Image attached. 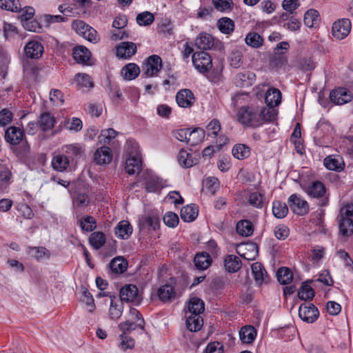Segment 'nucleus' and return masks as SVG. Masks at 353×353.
Listing matches in <instances>:
<instances>
[{
  "mask_svg": "<svg viewBox=\"0 0 353 353\" xmlns=\"http://www.w3.org/2000/svg\"><path fill=\"white\" fill-rule=\"evenodd\" d=\"M5 139L14 152L25 155L30 151V145L26 139L24 132L16 126L9 127L5 132Z\"/></svg>",
  "mask_w": 353,
  "mask_h": 353,
  "instance_id": "1",
  "label": "nucleus"
},
{
  "mask_svg": "<svg viewBox=\"0 0 353 353\" xmlns=\"http://www.w3.org/2000/svg\"><path fill=\"white\" fill-rule=\"evenodd\" d=\"M258 106H243L238 110L237 121L246 128H256L261 125Z\"/></svg>",
  "mask_w": 353,
  "mask_h": 353,
  "instance_id": "2",
  "label": "nucleus"
},
{
  "mask_svg": "<svg viewBox=\"0 0 353 353\" xmlns=\"http://www.w3.org/2000/svg\"><path fill=\"white\" fill-rule=\"evenodd\" d=\"M120 301L131 302L137 305L142 300V296L139 294V290L135 285L128 284L120 290Z\"/></svg>",
  "mask_w": 353,
  "mask_h": 353,
  "instance_id": "3",
  "label": "nucleus"
},
{
  "mask_svg": "<svg viewBox=\"0 0 353 353\" xmlns=\"http://www.w3.org/2000/svg\"><path fill=\"white\" fill-rule=\"evenodd\" d=\"M192 63L201 73L208 72L212 65L210 56L205 51L194 52L192 55Z\"/></svg>",
  "mask_w": 353,
  "mask_h": 353,
  "instance_id": "4",
  "label": "nucleus"
},
{
  "mask_svg": "<svg viewBox=\"0 0 353 353\" xmlns=\"http://www.w3.org/2000/svg\"><path fill=\"white\" fill-rule=\"evenodd\" d=\"M162 68L161 58L158 55L150 56L143 65V72L147 77L156 75Z\"/></svg>",
  "mask_w": 353,
  "mask_h": 353,
  "instance_id": "5",
  "label": "nucleus"
},
{
  "mask_svg": "<svg viewBox=\"0 0 353 353\" xmlns=\"http://www.w3.org/2000/svg\"><path fill=\"white\" fill-rule=\"evenodd\" d=\"M319 310L312 303H303L299 309V316L305 322H314L319 316Z\"/></svg>",
  "mask_w": 353,
  "mask_h": 353,
  "instance_id": "6",
  "label": "nucleus"
},
{
  "mask_svg": "<svg viewBox=\"0 0 353 353\" xmlns=\"http://www.w3.org/2000/svg\"><path fill=\"white\" fill-rule=\"evenodd\" d=\"M351 30V22L347 19H339L332 26V34L337 39L346 37Z\"/></svg>",
  "mask_w": 353,
  "mask_h": 353,
  "instance_id": "7",
  "label": "nucleus"
},
{
  "mask_svg": "<svg viewBox=\"0 0 353 353\" xmlns=\"http://www.w3.org/2000/svg\"><path fill=\"white\" fill-rule=\"evenodd\" d=\"M288 204L292 211L297 215L303 216L309 211V205L306 201L292 194L288 199Z\"/></svg>",
  "mask_w": 353,
  "mask_h": 353,
  "instance_id": "8",
  "label": "nucleus"
},
{
  "mask_svg": "<svg viewBox=\"0 0 353 353\" xmlns=\"http://www.w3.org/2000/svg\"><path fill=\"white\" fill-rule=\"evenodd\" d=\"M330 98L334 103L336 105H343L352 100V94L347 88H339L330 92Z\"/></svg>",
  "mask_w": 353,
  "mask_h": 353,
  "instance_id": "9",
  "label": "nucleus"
},
{
  "mask_svg": "<svg viewBox=\"0 0 353 353\" xmlns=\"http://www.w3.org/2000/svg\"><path fill=\"white\" fill-rule=\"evenodd\" d=\"M176 101L181 108H190L194 103L195 97L190 90L183 89L176 93Z\"/></svg>",
  "mask_w": 353,
  "mask_h": 353,
  "instance_id": "10",
  "label": "nucleus"
},
{
  "mask_svg": "<svg viewBox=\"0 0 353 353\" xmlns=\"http://www.w3.org/2000/svg\"><path fill=\"white\" fill-rule=\"evenodd\" d=\"M141 159L138 152L130 154L125 162V170L130 174L138 173L141 170Z\"/></svg>",
  "mask_w": 353,
  "mask_h": 353,
  "instance_id": "11",
  "label": "nucleus"
},
{
  "mask_svg": "<svg viewBox=\"0 0 353 353\" xmlns=\"http://www.w3.org/2000/svg\"><path fill=\"white\" fill-rule=\"evenodd\" d=\"M25 53L28 58L39 59L44 51L42 44L37 41H30L25 46Z\"/></svg>",
  "mask_w": 353,
  "mask_h": 353,
  "instance_id": "12",
  "label": "nucleus"
},
{
  "mask_svg": "<svg viewBox=\"0 0 353 353\" xmlns=\"http://www.w3.org/2000/svg\"><path fill=\"white\" fill-rule=\"evenodd\" d=\"M74 59L80 64L89 65L91 52L87 48L83 46H78L74 48L72 52Z\"/></svg>",
  "mask_w": 353,
  "mask_h": 353,
  "instance_id": "13",
  "label": "nucleus"
},
{
  "mask_svg": "<svg viewBox=\"0 0 353 353\" xmlns=\"http://www.w3.org/2000/svg\"><path fill=\"white\" fill-rule=\"evenodd\" d=\"M164 187V182L158 176L147 175L145 177V188L147 192H160Z\"/></svg>",
  "mask_w": 353,
  "mask_h": 353,
  "instance_id": "14",
  "label": "nucleus"
},
{
  "mask_svg": "<svg viewBox=\"0 0 353 353\" xmlns=\"http://www.w3.org/2000/svg\"><path fill=\"white\" fill-rule=\"evenodd\" d=\"M178 161L183 168H191L199 163L198 155L188 153L184 149H181L178 154Z\"/></svg>",
  "mask_w": 353,
  "mask_h": 353,
  "instance_id": "15",
  "label": "nucleus"
},
{
  "mask_svg": "<svg viewBox=\"0 0 353 353\" xmlns=\"http://www.w3.org/2000/svg\"><path fill=\"white\" fill-rule=\"evenodd\" d=\"M255 80V74L250 71L239 73L234 79L235 85L241 88L251 86Z\"/></svg>",
  "mask_w": 353,
  "mask_h": 353,
  "instance_id": "16",
  "label": "nucleus"
},
{
  "mask_svg": "<svg viewBox=\"0 0 353 353\" xmlns=\"http://www.w3.org/2000/svg\"><path fill=\"white\" fill-rule=\"evenodd\" d=\"M137 52V46L133 42H121L117 48V54L119 57L128 59Z\"/></svg>",
  "mask_w": 353,
  "mask_h": 353,
  "instance_id": "17",
  "label": "nucleus"
},
{
  "mask_svg": "<svg viewBox=\"0 0 353 353\" xmlns=\"http://www.w3.org/2000/svg\"><path fill=\"white\" fill-rule=\"evenodd\" d=\"M239 247L241 251H238V253L245 259L252 261L258 255V246L255 243H243Z\"/></svg>",
  "mask_w": 353,
  "mask_h": 353,
  "instance_id": "18",
  "label": "nucleus"
},
{
  "mask_svg": "<svg viewBox=\"0 0 353 353\" xmlns=\"http://www.w3.org/2000/svg\"><path fill=\"white\" fill-rule=\"evenodd\" d=\"M112 159V152L107 146L101 147L94 152V159L97 164H108L111 162Z\"/></svg>",
  "mask_w": 353,
  "mask_h": 353,
  "instance_id": "19",
  "label": "nucleus"
},
{
  "mask_svg": "<svg viewBox=\"0 0 353 353\" xmlns=\"http://www.w3.org/2000/svg\"><path fill=\"white\" fill-rule=\"evenodd\" d=\"M132 227L125 220L120 221L114 228L115 235L121 239H128L132 233Z\"/></svg>",
  "mask_w": 353,
  "mask_h": 353,
  "instance_id": "20",
  "label": "nucleus"
},
{
  "mask_svg": "<svg viewBox=\"0 0 353 353\" xmlns=\"http://www.w3.org/2000/svg\"><path fill=\"white\" fill-rule=\"evenodd\" d=\"M195 46L203 51L210 50L214 46V38L210 34L201 33L195 39Z\"/></svg>",
  "mask_w": 353,
  "mask_h": 353,
  "instance_id": "21",
  "label": "nucleus"
},
{
  "mask_svg": "<svg viewBox=\"0 0 353 353\" xmlns=\"http://www.w3.org/2000/svg\"><path fill=\"white\" fill-rule=\"evenodd\" d=\"M194 263L198 270H205L210 266L212 263V258L208 253L201 252L195 255Z\"/></svg>",
  "mask_w": 353,
  "mask_h": 353,
  "instance_id": "22",
  "label": "nucleus"
},
{
  "mask_svg": "<svg viewBox=\"0 0 353 353\" xmlns=\"http://www.w3.org/2000/svg\"><path fill=\"white\" fill-rule=\"evenodd\" d=\"M241 261L239 257L234 254H229L224 259L225 270L230 273L236 272L241 268Z\"/></svg>",
  "mask_w": 353,
  "mask_h": 353,
  "instance_id": "23",
  "label": "nucleus"
},
{
  "mask_svg": "<svg viewBox=\"0 0 353 353\" xmlns=\"http://www.w3.org/2000/svg\"><path fill=\"white\" fill-rule=\"evenodd\" d=\"M38 122L41 130L46 132L53 128L56 119L50 113L44 112L40 115Z\"/></svg>",
  "mask_w": 353,
  "mask_h": 353,
  "instance_id": "24",
  "label": "nucleus"
},
{
  "mask_svg": "<svg viewBox=\"0 0 353 353\" xmlns=\"http://www.w3.org/2000/svg\"><path fill=\"white\" fill-rule=\"evenodd\" d=\"M265 101L269 107L277 106L281 101V92L279 89L270 88L265 93Z\"/></svg>",
  "mask_w": 353,
  "mask_h": 353,
  "instance_id": "25",
  "label": "nucleus"
},
{
  "mask_svg": "<svg viewBox=\"0 0 353 353\" xmlns=\"http://www.w3.org/2000/svg\"><path fill=\"white\" fill-rule=\"evenodd\" d=\"M118 327L122 332V334H128L137 328L143 330L145 328V321L144 319H141L140 322L137 321V323H135L132 321L126 320L119 323Z\"/></svg>",
  "mask_w": 353,
  "mask_h": 353,
  "instance_id": "26",
  "label": "nucleus"
},
{
  "mask_svg": "<svg viewBox=\"0 0 353 353\" xmlns=\"http://www.w3.org/2000/svg\"><path fill=\"white\" fill-rule=\"evenodd\" d=\"M305 192L314 198H320L325 194V187L320 181H314L305 188Z\"/></svg>",
  "mask_w": 353,
  "mask_h": 353,
  "instance_id": "27",
  "label": "nucleus"
},
{
  "mask_svg": "<svg viewBox=\"0 0 353 353\" xmlns=\"http://www.w3.org/2000/svg\"><path fill=\"white\" fill-rule=\"evenodd\" d=\"M198 212V208L195 205H187L181 210V218L185 222H191L197 217Z\"/></svg>",
  "mask_w": 353,
  "mask_h": 353,
  "instance_id": "28",
  "label": "nucleus"
},
{
  "mask_svg": "<svg viewBox=\"0 0 353 353\" xmlns=\"http://www.w3.org/2000/svg\"><path fill=\"white\" fill-rule=\"evenodd\" d=\"M252 272L257 283L261 284L268 280L266 271L261 263H254L252 265Z\"/></svg>",
  "mask_w": 353,
  "mask_h": 353,
  "instance_id": "29",
  "label": "nucleus"
},
{
  "mask_svg": "<svg viewBox=\"0 0 353 353\" xmlns=\"http://www.w3.org/2000/svg\"><path fill=\"white\" fill-rule=\"evenodd\" d=\"M140 73L139 67L135 63H128L125 65L121 71V74L125 80H133L136 79Z\"/></svg>",
  "mask_w": 353,
  "mask_h": 353,
  "instance_id": "30",
  "label": "nucleus"
},
{
  "mask_svg": "<svg viewBox=\"0 0 353 353\" xmlns=\"http://www.w3.org/2000/svg\"><path fill=\"white\" fill-rule=\"evenodd\" d=\"M204 137L205 131L202 128H196L192 131L189 130L187 144H189L192 146L196 145L203 141Z\"/></svg>",
  "mask_w": 353,
  "mask_h": 353,
  "instance_id": "31",
  "label": "nucleus"
},
{
  "mask_svg": "<svg viewBox=\"0 0 353 353\" xmlns=\"http://www.w3.org/2000/svg\"><path fill=\"white\" fill-rule=\"evenodd\" d=\"M256 335L255 328L252 325H247L241 329L239 336L241 341L244 343H251Z\"/></svg>",
  "mask_w": 353,
  "mask_h": 353,
  "instance_id": "32",
  "label": "nucleus"
},
{
  "mask_svg": "<svg viewBox=\"0 0 353 353\" xmlns=\"http://www.w3.org/2000/svg\"><path fill=\"white\" fill-rule=\"evenodd\" d=\"M339 229L340 234L345 237L353 234V220L350 219H339Z\"/></svg>",
  "mask_w": 353,
  "mask_h": 353,
  "instance_id": "33",
  "label": "nucleus"
},
{
  "mask_svg": "<svg viewBox=\"0 0 353 353\" xmlns=\"http://www.w3.org/2000/svg\"><path fill=\"white\" fill-rule=\"evenodd\" d=\"M128 268V261L122 256L114 258L110 263V268L112 272L121 274Z\"/></svg>",
  "mask_w": 353,
  "mask_h": 353,
  "instance_id": "34",
  "label": "nucleus"
},
{
  "mask_svg": "<svg viewBox=\"0 0 353 353\" xmlns=\"http://www.w3.org/2000/svg\"><path fill=\"white\" fill-rule=\"evenodd\" d=\"M123 310V304L121 301H115L111 299L109 309V316L113 321H117L122 315Z\"/></svg>",
  "mask_w": 353,
  "mask_h": 353,
  "instance_id": "35",
  "label": "nucleus"
},
{
  "mask_svg": "<svg viewBox=\"0 0 353 353\" xmlns=\"http://www.w3.org/2000/svg\"><path fill=\"white\" fill-rule=\"evenodd\" d=\"M186 327L191 332L199 331L203 325V319L199 314H192L186 317Z\"/></svg>",
  "mask_w": 353,
  "mask_h": 353,
  "instance_id": "36",
  "label": "nucleus"
},
{
  "mask_svg": "<svg viewBox=\"0 0 353 353\" xmlns=\"http://www.w3.org/2000/svg\"><path fill=\"white\" fill-rule=\"evenodd\" d=\"M69 165L68 158L63 154L55 155L52 160V166L57 172H63Z\"/></svg>",
  "mask_w": 353,
  "mask_h": 353,
  "instance_id": "37",
  "label": "nucleus"
},
{
  "mask_svg": "<svg viewBox=\"0 0 353 353\" xmlns=\"http://www.w3.org/2000/svg\"><path fill=\"white\" fill-rule=\"evenodd\" d=\"M324 165L330 170L339 172L343 169L344 163L341 157L329 156L325 158Z\"/></svg>",
  "mask_w": 353,
  "mask_h": 353,
  "instance_id": "38",
  "label": "nucleus"
},
{
  "mask_svg": "<svg viewBox=\"0 0 353 353\" xmlns=\"http://www.w3.org/2000/svg\"><path fill=\"white\" fill-rule=\"evenodd\" d=\"M27 252L30 256L37 261L49 259L50 256V252L44 247H28Z\"/></svg>",
  "mask_w": 353,
  "mask_h": 353,
  "instance_id": "39",
  "label": "nucleus"
},
{
  "mask_svg": "<svg viewBox=\"0 0 353 353\" xmlns=\"http://www.w3.org/2000/svg\"><path fill=\"white\" fill-rule=\"evenodd\" d=\"M272 214L277 219L285 217L288 213V207L285 203L274 201L272 203Z\"/></svg>",
  "mask_w": 353,
  "mask_h": 353,
  "instance_id": "40",
  "label": "nucleus"
},
{
  "mask_svg": "<svg viewBox=\"0 0 353 353\" xmlns=\"http://www.w3.org/2000/svg\"><path fill=\"white\" fill-rule=\"evenodd\" d=\"M236 232L243 236H249L254 231L253 224L248 220H241L236 224Z\"/></svg>",
  "mask_w": 353,
  "mask_h": 353,
  "instance_id": "41",
  "label": "nucleus"
},
{
  "mask_svg": "<svg viewBox=\"0 0 353 353\" xmlns=\"http://www.w3.org/2000/svg\"><path fill=\"white\" fill-rule=\"evenodd\" d=\"M217 27L222 33L230 34L234 30V22L230 18L222 17L218 20Z\"/></svg>",
  "mask_w": 353,
  "mask_h": 353,
  "instance_id": "42",
  "label": "nucleus"
},
{
  "mask_svg": "<svg viewBox=\"0 0 353 353\" xmlns=\"http://www.w3.org/2000/svg\"><path fill=\"white\" fill-rule=\"evenodd\" d=\"M188 310L190 314H200L204 311V303L201 299L193 297L190 300Z\"/></svg>",
  "mask_w": 353,
  "mask_h": 353,
  "instance_id": "43",
  "label": "nucleus"
},
{
  "mask_svg": "<svg viewBox=\"0 0 353 353\" xmlns=\"http://www.w3.org/2000/svg\"><path fill=\"white\" fill-rule=\"evenodd\" d=\"M303 21L305 26L312 28L319 21V15L317 10L310 9L307 10L304 15Z\"/></svg>",
  "mask_w": 353,
  "mask_h": 353,
  "instance_id": "44",
  "label": "nucleus"
},
{
  "mask_svg": "<svg viewBox=\"0 0 353 353\" xmlns=\"http://www.w3.org/2000/svg\"><path fill=\"white\" fill-rule=\"evenodd\" d=\"M158 296L162 301L165 302L174 297L175 292L172 286L164 285L159 289Z\"/></svg>",
  "mask_w": 353,
  "mask_h": 353,
  "instance_id": "45",
  "label": "nucleus"
},
{
  "mask_svg": "<svg viewBox=\"0 0 353 353\" xmlns=\"http://www.w3.org/2000/svg\"><path fill=\"white\" fill-rule=\"evenodd\" d=\"M274 107H259V114L261 117V122L265 121H273L276 119L277 112Z\"/></svg>",
  "mask_w": 353,
  "mask_h": 353,
  "instance_id": "46",
  "label": "nucleus"
},
{
  "mask_svg": "<svg viewBox=\"0 0 353 353\" xmlns=\"http://www.w3.org/2000/svg\"><path fill=\"white\" fill-rule=\"evenodd\" d=\"M276 276L278 281L282 285L290 283L293 278L292 272L285 267L280 268L278 270Z\"/></svg>",
  "mask_w": 353,
  "mask_h": 353,
  "instance_id": "47",
  "label": "nucleus"
},
{
  "mask_svg": "<svg viewBox=\"0 0 353 353\" xmlns=\"http://www.w3.org/2000/svg\"><path fill=\"white\" fill-rule=\"evenodd\" d=\"M245 41L247 45L257 48L263 45V39L259 34L252 32L246 35Z\"/></svg>",
  "mask_w": 353,
  "mask_h": 353,
  "instance_id": "48",
  "label": "nucleus"
},
{
  "mask_svg": "<svg viewBox=\"0 0 353 353\" xmlns=\"http://www.w3.org/2000/svg\"><path fill=\"white\" fill-rule=\"evenodd\" d=\"M90 243L96 250H99L103 246L105 243V235L103 232H95L92 233L90 237Z\"/></svg>",
  "mask_w": 353,
  "mask_h": 353,
  "instance_id": "49",
  "label": "nucleus"
},
{
  "mask_svg": "<svg viewBox=\"0 0 353 353\" xmlns=\"http://www.w3.org/2000/svg\"><path fill=\"white\" fill-rule=\"evenodd\" d=\"M250 148L243 144H236L233 147L232 154L238 159H243L250 156Z\"/></svg>",
  "mask_w": 353,
  "mask_h": 353,
  "instance_id": "50",
  "label": "nucleus"
},
{
  "mask_svg": "<svg viewBox=\"0 0 353 353\" xmlns=\"http://www.w3.org/2000/svg\"><path fill=\"white\" fill-rule=\"evenodd\" d=\"M298 296L303 301L311 300L314 296V290L311 286L303 283L298 291Z\"/></svg>",
  "mask_w": 353,
  "mask_h": 353,
  "instance_id": "51",
  "label": "nucleus"
},
{
  "mask_svg": "<svg viewBox=\"0 0 353 353\" xmlns=\"http://www.w3.org/2000/svg\"><path fill=\"white\" fill-rule=\"evenodd\" d=\"M77 85L81 88H90L94 84L89 75L85 73H79L75 76Z\"/></svg>",
  "mask_w": 353,
  "mask_h": 353,
  "instance_id": "52",
  "label": "nucleus"
},
{
  "mask_svg": "<svg viewBox=\"0 0 353 353\" xmlns=\"http://www.w3.org/2000/svg\"><path fill=\"white\" fill-rule=\"evenodd\" d=\"M0 8L11 12H19L21 10L18 0H0Z\"/></svg>",
  "mask_w": 353,
  "mask_h": 353,
  "instance_id": "53",
  "label": "nucleus"
},
{
  "mask_svg": "<svg viewBox=\"0 0 353 353\" xmlns=\"http://www.w3.org/2000/svg\"><path fill=\"white\" fill-rule=\"evenodd\" d=\"M264 196L258 192H252L249 196L248 203L253 207L261 208L264 203Z\"/></svg>",
  "mask_w": 353,
  "mask_h": 353,
  "instance_id": "54",
  "label": "nucleus"
},
{
  "mask_svg": "<svg viewBox=\"0 0 353 353\" xmlns=\"http://www.w3.org/2000/svg\"><path fill=\"white\" fill-rule=\"evenodd\" d=\"M212 4L221 12L231 10L234 6L232 0H212Z\"/></svg>",
  "mask_w": 353,
  "mask_h": 353,
  "instance_id": "55",
  "label": "nucleus"
},
{
  "mask_svg": "<svg viewBox=\"0 0 353 353\" xmlns=\"http://www.w3.org/2000/svg\"><path fill=\"white\" fill-rule=\"evenodd\" d=\"M119 339L121 340L119 346L123 351L132 349L134 347V340L128 334H121Z\"/></svg>",
  "mask_w": 353,
  "mask_h": 353,
  "instance_id": "56",
  "label": "nucleus"
},
{
  "mask_svg": "<svg viewBox=\"0 0 353 353\" xmlns=\"http://www.w3.org/2000/svg\"><path fill=\"white\" fill-rule=\"evenodd\" d=\"M154 20V15L149 12H143L137 17V21L140 26L150 25Z\"/></svg>",
  "mask_w": 353,
  "mask_h": 353,
  "instance_id": "57",
  "label": "nucleus"
},
{
  "mask_svg": "<svg viewBox=\"0 0 353 353\" xmlns=\"http://www.w3.org/2000/svg\"><path fill=\"white\" fill-rule=\"evenodd\" d=\"M64 126L68 130L79 132L82 128V121L79 118L73 117L65 121Z\"/></svg>",
  "mask_w": 353,
  "mask_h": 353,
  "instance_id": "58",
  "label": "nucleus"
},
{
  "mask_svg": "<svg viewBox=\"0 0 353 353\" xmlns=\"http://www.w3.org/2000/svg\"><path fill=\"white\" fill-rule=\"evenodd\" d=\"M353 217V203H348L341 208L339 214L337 216L339 219H350Z\"/></svg>",
  "mask_w": 353,
  "mask_h": 353,
  "instance_id": "59",
  "label": "nucleus"
},
{
  "mask_svg": "<svg viewBox=\"0 0 353 353\" xmlns=\"http://www.w3.org/2000/svg\"><path fill=\"white\" fill-rule=\"evenodd\" d=\"M73 201L78 207H85L89 204L90 199L86 193L76 192Z\"/></svg>",
  "mask_w": 353,
  "mask_h": 353,
  "instance_id": "60",
  "label": "nucleus"
},
{
  "mask_svg": "<svg viewBox=\"0 0 353 353\" xmlns=\"http://www.w3.org/2000/svg\"><path fill=\"white\" fill-rule=\"evenodd\" d=\"M281 6L284 10L292 14L299 7L300 3L299 0H283Z\"/></svg>",
  "mask_w": 353,
  "mask_h": 353,
  "instance_id": "61",
  "label": "nucleus"
},
{
  "mask_svg": "<svg viewBox=\"0 0 353 353\" xmlns=\"http://www.w3.org/2000/svg\"><path fill=\"white\" fill-rule=\"evenodd\" d=\"M13 118L12 112L7 108L0 111V126L5 127L11 123Z\"/></svg>",
  "mask_w": 353,
  "mask_h": 353,
  "instance_id": "62",
  "label": "nucleus"
},
{
  "mask_svg": "<svg viewBox=\"0 0 353 353\" xmlns=\"http://www.w3.org/2000/svg\"><path fill=\"white\" fill-rule=\"evenodd\" d=\"M81 226L87 232L93 231L96 228V221L94 217L88 216L81 221Z\"/></svg>",
  "mask_w": 353,
  "mask_h": 353,
  "instance_id": "63",
  "label": "nucleus"
},
{
  "mask_svg": "<svg viewBox=\"0 0 353 353\" xmlns=\"http://www.w3.org/2000/svg\"><path fill=\"white\" fill-rule=\"evenodd\" d=\"M163 222L166 225L174 228L179 223V217L176 214L169 212L164 215Z\"/></svg>",
  "mask_w": 353,
  "mask_h": 353,
  "instance_id": "64",
  "label": "nucleus"
}]
</instances>
